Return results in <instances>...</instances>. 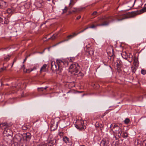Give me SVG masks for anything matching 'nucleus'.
I'll use <instances>...</instances> for the list:
<instances>
[{"label": "nucleus", "mask_w": 146, "mask_h": 146, "mask_svg": "<svg viewBox=\"0 0 146 146\" xmlns=\"http://www.w3.org/2000/svg\"><path fill=\"white\" fill-rule=\"evenodd\" d=\"M137 14L135 12L131 13H127L125 14H119L117 15L109 16L108 17H104L99 19L97 21L94 22L95 23H102V24H107V25L104 26H107L111 22L114 21H118L129 18L133 17Z\"/></svg>", "instance_id": "f257e3e1"}, {"label": "nucleus", "mask_w": 146, "mask_h": 146, "mask_svg": "<svg viewBox=\"0 0 146 146\" xmlns=\"http://www.w3.org/2000/svg\"><path fill=\"white\" fill-rule=\"evenodd\" d=\"M56 63L58 66V70L56 71V73L60 74L62 70V68L66 67L68 64V63L67 61L64 60H62L60 59L56 60Z\"/></svg>", "instance_id": "f03ea898"}, {"label": "nucleus", "mask_w": 146, "mask_h": 146, "mask_svg": "<svg viewBox=\"0 0 146 146\" xmlns=\"http://www.w3.org/2000/svg\"><path fill=\"white\" fill-rule=\"evenodd\" d=\"M80 68V67L78 63L74 62L70 65L69 67L70 71L77 73L78 72Z\"/></svg>", "instance_id": "7ed1b4c3"}, {"label": "nucleus", "mask_w": 146, "mask_h": 146, "mask_svg": "<svg viewBox=\"0 0 146 146\" xmlns=\"http://www.w3.org/2000/svg\"><path fill=\"white\" fill-rule=\"evenodd\" d=\"M75 125L77 129L80 130L85 129L86 128V127L84 125V121H77Z\"/></svg>", "instance_id": "20e7f679"}, {"label": "nucleus", "mask_w": 146, "mask_h": 146, "mask_svg": "<svg viewBox=\"0 0 146 146\" xmlns=\"http://www.w3.org/2000/svg\"><path fill=\"white\" fill-rule=\"evenodd\" d=\"M58 122L56 119H53L51 121L50 129L52 131H54L57 129L58 127Z\"/></svg>", "instance_id": "39448f33"}, {"label": "nucleus", "mask_w": 146, "mask_h": 146, "mask_svg": "<svg viewBox=\"0 0 146 146\" xmlns=\"http://www.w3.org/2000/svg\"><path fill=\"white\" fill-rule=\"evenodd\" d=\"M136 0H131L126 4L125 6L126 10H129L134 6Z\"/></svg>", "instance_id": "423d86ee"}, {"label": "nucleus", "mask_w": 146, "mask_h": 146, "mask_svg": "<svg viewBox=\"0 0 146 146\" xmlns=\"http://www.w3.org/2000/svg\"><path fill=\"white\" fill-rule=\"evenodd\" d=\"M3 133L4 134H5L6 135H11L12 132L7 126L6 128H4Z\"/></svg>", "instance_id": "0eeeda50"}, {"label": "nucleus", "mask_w": 146, "mask_h": 146, "mask_svg": "<svg viewBox=\"0 0 146 146\" xmlns=\"http://www.w3.org/2000/svg\"><path fill=\"white\" fill-rule=\"evenodd\" d=\"M8 5V3L3 1H0V8H4L6 7Z\"/></svg>", "instance_id": "6e6552de"}, {"label": "nucleus", "mask_w": 146, "mask_h": 146, "mask_svg": "<svg viewBox=\"0 0 146 146\" xmlns=\"http://www.w3.org/2000/svg\"><path fill=\"white\" fill-rule=\"evenodd\" d=\"M120 128V127L118 125L116 124H114L112 128L111 129V130L113 131V133H115Z\"/></svg>", "instance_id": "1a4fd4ad"}, {"label": "nucleus", "mask_w": 146, "mask_h": 146, "mask_svg": "<svg viewBox=\"0 0 146 146\" xmlns=\"http://www.w3.org/2000/svg\"><path fill=\"white\" fill-rule=\"evenodd\" d=\"M31 134L29 133L24 134L23 136L24 138L27 141L31 139Z\"/></svg>", "instance_id": "9d476101"}, {"label": "nucleus", "mask_w": 146, "mask_h": 146, "mask_svg": "<svg viewBox=\"0 0 146 146\" xmlns=\"http://www.w3.org/2000/svg\"><path fill=\"white\" fill-rule=\"evenodd\" d=\"M109 143V141H106L105 139H103L101 142V145L102 146H107Z\"/></svg>", "instance_id": "9b49d317"}, {"label": "nucleus", "mask_w": 146, "mask_h": 146, "mask_svg": "<svg viewBox=\"0 0 146 146\" xmlns=\"http://www.w3.org/2000/svg\"><path fill=\"white\" fill-rule=\"evenodd\" d=\"M100 24H97L96 25H93L92 26L89 27V28H96L98 26H104V25H107V24H102V23H100Z\"/></svg>", "instance_id": "f8f14e48"}, {"label": "nucleus", "mask_w": 146, "mask_h": 146, "mask_svg": "<svg viewBox=\"0 0 146 146\" xmlns=\"http://www.w3.org/2000/svg\"><path fill=\"white\" fill-rule=\"evenodd\" d=\"M51 69L52 70H55L56 72L58 69L57 68V66L55 64V63L54 61H52L51 63Z\"/></svg>", "instance_id": "ddd939ff"}, {"label": "nucleus", "mask_w": 146, "mask_h": 146, "mask_svg": "<svg viewBox=\"0 0 146 146\" xmlns=\"http://www.w3.org/2000/svg\"><path fill=\"white\" fill-rule=\"evenodd\" d=\"M15 12V9L13 7L9 8L7 10V13L9 14H11Z\"/></svg>", "instance_id": "4468645a"}, {"label": "nucleus", "mask_w": 146, "mask_h": 146, "mask_svg": "<svg viewBox=\"0 0 146 146\" xmlns=\"http://www.w3.org/2000/svg\"><path fill=\"white\" fill-rule=\"evenodd\" d=\"M73 38L72 36V35H68L67 36V39H66L65 40H62L61 41H60V42H58L57 44H59L60 43H61L62 42H64L65 41H68L70 39Z\"/></svg>", "instance_id": "2eb2a0df"}, {"label": "nucleus", "mask_w": 146, "mask_h": 146, "mask_svg": "<svg viewBox=\"0 0 146 146\" xmlns=\"http://www.w3.org/2000/svg\"><path fill=\"white\" fill-rule=\"evenodd\" d=\"M113 49L111 48L110 51H108V50L107 51V53L108 54V55L109 56L111 57H113V58H114V53L113 52Z\"/></svg>", "instance_id": "dca6fc26"}, {"label": "nucleus", "mask_w": 146, "mask_h": 146, "mask_svg": "<svg viewBox=\"0 0 146 146\" xmlns=\"http://www.w3.org/2000/svg\"><path fill=\"white\" fill-rule=\"evenodd\" d=\"M47 65L46 64H44L43 66L41 68L40 72V73L43 72H46V68Z\"/></svg>", "instance_id": "f3484780"}, {"label": "nucleus", "mask_w": 146, "mask_h": 146, "mask_svg": "<svg viewBox=\"0 0 146 146\" xmlns=\"http://www.w3.org/2000/svg\"><path fill=\"white\" fill-rule=\"evenodd\" d=\"M122 133V129L120 128L119 130L117 131L114 133L116 134V135L119 137H121Z\"/></svg>", "instance_id": "a211bd4d"}, {"label": "nucleus", "mask_w": 146, "mask_h": 146, "mask_svg": "<svg viewBox=\"0 0 146 146\" xmlns=\"http://www.w3.org/2000/svg\"><path fill=\"white\" fill-rule=\"evenodd\" d=\"M63 141L66 143H69L70 142V140L68 137L66 136H64L63 138Z\"/></svg>", "instance_id": "6ab92c4d"}, {"label": "nucleus", "mask_w": 146, "mask_h": 146, "mask_svg": "<svg viewBox=\"0 0 146 146\" xmlns=\"http://www.w3.org/2000/svg\"><path fill=\"white\" fill-rule=\"evenodd\" d=\"M22 68H23L24 71V72L26 71V72H27V73H29L30 72H31L34 69H36V68H34V69H31L30 70L29 69H26V70L25 69V66L24 65H23V67H22Z\"/></svg>", "instance_id": "aec40b11"}, {"label": "nucleus", "mask_w": 146, "mask_h": 146, "mask_svg": "<svg viewBox=\"0 0 146 146\" xmlns=\"http://www.w3.org/2000/svg\"><path fill=\"white\" fill-rule=\"evenodd\" d=\"M7 125L6 123H3L0 124V128L2 129H4V128H6L7 127Z\"/></svg>", "instance_id": "412c9836"}, {"label": "nucleus", "mask_w": 146, "mask_h": 146, "mask_svg": "<svg viewBox=\"0 0 146 146\" xmlns=\"http://www.w3.org/2000/svg\"><path fill=\"white\" fill-rule=\"evenodd\" d=\"M82 10L81 9H76L75 8H74L72 9V11L73 12L76 13L78 12H79L81 11Z\"/></svg>", "instance_id": "4be33fe9"}, {"label": "nucleus", "mask_w": 146, "mask_h": 146, "mask_svg": "<svg viewBox=\"0 0 146 146\" xmlns=\"http://www.w3.org/2000/svg\"><path fill=\"white\" fill-rule=\"evenodd\" d=\"M87 53L90 55H92L93 54L94 52L93 49H90L88 51Z\"/></svg>", "instance_id": "5701e85b"}, {"label": "nucleus", "mask_w": 146, "mask_h": 146, "mask_svg": "<svg viewBox=\"0 0 146 146\" xmlns=\"http://www.w3.org/2000/svg\"><path fill=\"white\" fill-rule=\"evenodd\" d=\"M128 134L125 132H124L122 134H121V137L124 138H126L128 137Z\"/></svg>", "instance_id": "b1692460"}, {"label": "nucleus", "mask_w": 146, "mask_h": 146, "mask_svg": "<svg viewBox=\"0 0 146 146\" xmlns=\"http://www.w3.org/2000/svg\"><path fill=\"white\" fill-rule=\"evenodd\" d=\"M121 143H119V140L117 141L115 143V146H121Z\"/></svg>", "instance_id": "393cba45"}, {"label": "nucleus", "mask_w": 146, "mask_h": 146, "mask_svg": "<svg viewBox=\"0 0 146 146\" xmlns=\"http://www.w3.org/2000/svg\"><path fill=\"white\" fill-rule=\"evenodd\" d=\"M56 141V140L55 139L53 140L52 141H50L49 142V143L50 145V146H51V145H53L55 143Z\"/></svg>", "instance_id": "a878e982"}, {"label": "nucleus", "mask_w": 146, "mask_h": 146, "mask_svg": "<svg viewBox=\"0 0 146 146\" xmlns=\"http://www.w3.org/2000/svg\"><path fill=\"white\" fill-rule=\"evenodd\" d=\"M74 0H70V2L69 3V5L72 7V6L74 4Z\"/></svg>", "instance_id": "bb28decb"}, {"label": "nucleus", "mask_w": 146, "mask_h": 146, "mask_svg": "<svg viewBox=\"0 0 146 146\" xmlns=\"http://www.w3.org/2000/svg\"><path fill=\"white\" fill-rule=\"evenodd\" d=\"M11 57V56L8 55L6 57H4V60L5 61H7L9 60L10 59V58Z\"/></svg>", "instance_id": "cd10ccee"}, {"label": "nucleus", "mask_w": 146, "mask_h": 146, "mask_svg": "<svg viewBox=\"0 0 146 146\" xmlns=\"http://www.w3.org/2000/svg\"><path fill=\"white\" fill-rule=\"evenodd\" d=\"M129 119L128 118H126L125 120L124 121V123L126 124H128V123H129Z\"/></svg>", "instance_id": "c85d7f7f"}, {"label": "nucleus", "mask_w": 146, "mask_h": 146, "mask_svg": "<svg viewBox=\"0 0 146 146\" xmlns=\"http://www.w3.org/2000/svg\"><path fill=\"white\" fill-rule=\"evenodd\" d=\"M57 36V35H53L52 37H51L50 38H49L48 39L51 38L52 40H54L56 38Z\"/></svg>", "instance_id": "c756f323"}, {"label": "nucleus", "mask_w": 146, "mask_h": 146, "mask_svg": "<svg viewBox=\"0 0 146 146\" xmlns=\"http://www.w3.org/2000/svg\"><path fill=\"white\" fill-rule=\"evenodd\" d=\"M131 69L132 72L133 73H135L136 70V67L132 66L131 67Z\"/></svg>", "instance_id": "7c9ffc66"}, {"label": "nucleus", "mask_w": 146, "mask_h": 146, "mask_svg": "<svg viewBox=\"0 0 146 146\" xmlns=\"http://www.w3.org/2000/svg\"><path fill=\"white\" fill-rule=\"evenodd\" d=\"M133 64L135 66V67L136 68H137L138 66V63L137 61H136L135 60L133 63Z\"/></svg>", "instance_id": "2f4dec72"}, {"label": "nucleus", "mask_w": 146, "mask_h": 146, "mask_svg": "<svg viewBox=\"0 0 146 146\" xmlns=\"http://www.w3.org/2000/svg\"><path fill=\"white\" fill-rule=\"evenodd\" d=\"M47 88V87H46L44 88H38V91H40V90H41L42 91H43L44 90V89L46 90V89Z\"/></svg>", "instance_id": "473e14b6"}, {"label": "nucleus", "mask_w": 146, "mask_h": 146, "mask_svg": "<svg viewBox=\"0 0 146 146\" xmlns=\"http://www.w3.org/2000/svg\"><path fill=\"white\" fill-rule=\"evenodd\" d=\"M37 146H47V145L45 143H42L38 144Z\"/></svg>", "instance_id": "72a5a7b5"}, {"label": "nucleus", "mask_w": 146, "mask_h": 146, "mask_svg": "<svg viewBox=\"0 0 146 146\" xmlns=\"http://www.w3.org/2000/svg\"><path fill=\"white\" fill-rule=\"evenodd\" d=\"M67 9H68V8L67 7H65L64 9L62 10V11H63L62 14L66 13L67 12Z\"/></svg>", "instance_id": "f704fd0d"}, {"label": "nucleus", "mask_w": 146, "mask_h": 146, "mask_svg": "<svg viewBox=\"0 0 146 146\" xmlns=\"http://www.w3.org/2000/svg\"><path fill=\"white\" fill-rule=\"evenodd\" d=\"M141 73L142 74L145 75L146 74V70H144L142 69L141 70Z\"/></svg>", "instance_id": "c9c22d12"}, {"label": "nucleus", "mask_w": 146, "mask_h": 146, "mask_svg": "<svg viewBox=\"0 0 146 146\" xmlns=\"http://www.w3.org/2000/svg\"><path fill=\"white\" fill-rule=\"evenodd\" d=\"M7 67H4L3 68H1L0 69V72H2L4 70H5L6 69Z\"/></svg>", "instance_id": "e433bc0d"}, {"label": "nucleus", "mask_w": 146, "mask_h": 146, "mask_svg": "<svg viewBox=\"0 0 146 146\" xmlns=\"http://www.w3.org/2000/svg\"><path fill=\"white\" fill-rule=\"evenodd\" d=\"M75 60V58L73 57H71L70 60V62H72Z\"/></svg>", "instance_id": "4c0bfd02"}, {"label": "nucleus", "mask_w": 146, "mask_h": 146, "mask_svg": "<svg viewBox=\"0 0 146 146\" xmlns=\"http://www.w3.org/2000/svg\"><path fill=\"white\" fill-rule=\"evenodd\" d=\"M12 146H23L22 145H19L17 143H15L12 145Z\"/></svg>", "instance_id": "58836bf2"}, {"label": "nucleus", "mask_w": 146, "mask_h": 146, "mask_svg": "<svg viewBox=\"0 0 146 146\" xmlns=\"http://www.w3.org/2000/svg\"><path fill=\"white\" fill-rule=\"evenodd\" d=\"M97 12L96 11L94 12L92 14V15L96 16L97 14Z\"/></svg>", "instance_id": "ea45409f"}, {"label": "nucleus", "mask_w": 146, "mask_h": 146, "mask_svg": "<svg viewBox=\"0 0 146 146\" xmlns=\"http://www.w3.org/2000/svg\"><path fill=\"white\" fill-rule=\"evenodd\" d=\"M78 33L77 34V33H73V35H72V37L73 38L75 36H76L78 34Z\"/></svg>", "instance_id": "a19ab883"}, {"label": "nucleus", "mask_w": 146, "mask_h": 146, "mask_svg": "<svg viewBox=\"0 0 146 146\" xmlns=\"http://www.w3.org/2000/svg\"><path fill=\"white\" fill-rule=\"evenodd\" d=\"M22 129L24 130H26L27 129V127L25 126H23L22 127Z\"/></svg>", "instance_id": "79ce46f5"}, {"label": "nucleus", "mask_w": 146, "mask_h": 146, "mask_svg": "<svg viewBox=\"0 0 146 146\" xmlns=\"http://www.w3.org/2000/svg\"><path fill=\"white\" fill-rule=\"evenodd\" d=\"M63 134V133L62 132H60L59 133V135L60 136H62Z\"/></svg>", "instance_id": "37998d69"}, {"label": "nucleus", "mask_w": 146, "mask_h": 146, "mask_svg": "<svg viewBox=\"0 0 146 146\" xmlns=\"http://www.w3.org/2000/svg\"><path fill=\"white\" fill-rule=\"evenodd\" d=\"M143 144L144 145L146 146V140H145L143 141Z\"/></svg>", "instance_id": "c03bdc74"}, {"label": "nucleus", "mask_w": 146, "mask_h": 146, "mask_svg": "<svg viewBox=\"0 0 146 146\" xmlns=\"http://www.w3.org/2000/svg\"><path fill=\"white\" fill-rule=\"evenodd\" d=\"M17 87V86L16 85H15V86H12V87H11V88L13 89H14L15 88H16Z\"/></svg>", "instance_id": "a18cd8bd"}, {"label": "nucleus", "mask_w": 146, "mask_h": 146, "mask_svg": "<svg viewBox=\"0 0 146 146\" xmlns=\"http://www.w3.org/2000/svg\"><path fill=\"white\" fill-rule=\"evenodd\" d=\"M3 21L2 18L0 17V23H2V24H3Z\"/></svg>", "instance_id": "49530a36"}, {"label": "nucleus", "mask_w": 146, "mask_h": 146, "mask_svg": "<svg viewBox=\"0 0 146 146\" xmlns=\"http://www.w3.org/2000/svg\"><path fill=\"white\" fill-rule=\"evenodd\" d=\"M81 17L80 16H79L78 17L76 18V20H78L80 19Z\"/></svg>", "instance_id": "de8ad7c7"}, {"label": "nucleus", "mask_w": 146, "mask_h": 146, "mask_svg": "<svg viewBox=\"0 0 146 146\" xmlns=\"http://www.w3.org/2000/svg\"><path fill=\"white\" fill-rule=\"evenodd\" d=\"M126 54V52H123V54H122V56L123 57V58H124L123 56L124 55H125Z\"/></svg>", "instance_id": "09e8293b"}, {"label": "nucleus", "mask_w": 146, "mask_h": 146, "mask_svg": "<svg viewBox=\"0 0 146 146\" xmlns=\"http://www.w3.org/2000/svg\"><path fill=\"white\" fill-rule=\"evenodd\" d=\"M84 31V30H82L81 31H80V32H79L78 33V34H79V33H82V32H83Z\"/></svg>", "instance_id": "8fccbe9b"}, {"label": "nucleus", "mask_w": 146, "mask_h": 146, "mask_svg": "<svg viewBox=\"0 0 146 146\" xmlns=\"http://www.w3.org/2000/svg\"><path fill=\"white\" fill-rule=\"evenodd\" d=\"M113 125H113V124H111V125H110V128L111 129L112 128V127H113Z\"/></svg>", "instance_id": "3c124183"}, {"label": "nucleus", "mask_w": 146, "mask_h": 146, "mask_svg": "<svg viewBox=\"0 0 146 146\" xmlns=\"http://www.w3.org/2000/svg\"><path fill=\"white\" fill-rule=\"evenodd\" d=\"M4 23L6 24H7L8 23V22L7 21H5L4 22Z\"/></svg>", "instance_id": "603ef678"}, {"label": "nucleus", "mask_w": 146, "mask_h": 146, "mask_svg": "<svg viewBox=\"0 0 146 146\" xmlns=\"http://www.w3.org/2000/svg\"><path fill=\"white\" fill-rule=\"evenodd\" d=\"M15 60H14V61H13V64H12V66H11V67H12L13 66V64H14V62H15Z\"/></svg>", "instance_id": "864d4df0"}, {"label": "nucleus", "mask_w": 146, "mask_h": 146, "mask_svg": "<svg viewBox=\"0 0 146 146\" xmlns=\"http://www.w3.org/2000/svg\"><path fill=\"white\" fill-rule=\"evenodd\" d=\"M89 28V27H86V28H85V29H84V31H85V30L88 29Z\"/></svg>", "instance_id": "5fc2aeb1"}, {"label": "nucleus", "mask_w": 146, "mask_h": 146, "mask_svg": "<svg viewBox=\"0 0 146 146\" xmlns=\"http://www.w3.org/2000/svg\"><path fill=\"white\" fill-rule=\"evenodd\" d=\"M27 59V57H26L25 59L24 60L23 62H24Z\"/></svg>", "instance_id": "6e6d98bb"}, {"label": "nucleus", "mask_w": 146, "mask_h": 146, "mask_svg": "<svg viewBox=\"0 0 146 146\" xmlns=\"http://www.w3.org/2000/svg\"><path fill=\"white\" fill-rule=\"evenodd\" d=\"M80 146H85L84 145H81Z\"/></svg>", "instance_id": "4d7b16f0"}, {"label": "nucleus", "mask_w": 146, "mask_h": 146, "mask_svg": "<svg viewBox=\"0 0 146 146\" xmlns=\"http://www.w3.org/2000/svg\"><path fill=\"white\" fill-rule=\"evenodd\" d=\"M84 95V94L82 95V96H83Z\"/></svg>", "instance_id": "13d9d810"}, {"label": "nucleus", "mask_w": 146, "mask_h": 146, "mask_svg": "<svg viewBox=\"0 0 146 146\" xmlns=\"http://www.w3.org/2000/svg\"><path fill=\"white\" fill-rule=\"evenodd\" d=\"M127 58L125 57L124 58Z\"/></svg>", "instance_id": "bf43d9fd"}, {"label": "nucleus", "mask_w": 146, "mask_h": 146, "mask_svg": "<svg viewBox=\"0 0 146 146\" xmlns=\"http://www.w3.org/2000/svg\"><path fill=\"white\" fill-rule=\"evenodd\" d=\"M17 86H19V85H17Z\"/></svg>", "instance_id": "052dcab7"}]
</instances>
